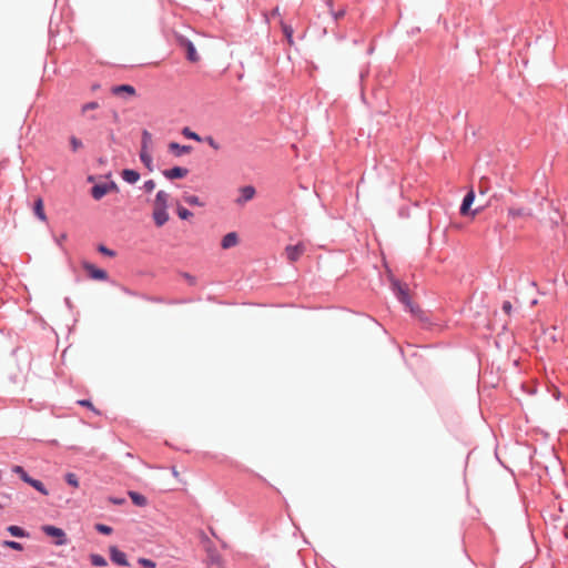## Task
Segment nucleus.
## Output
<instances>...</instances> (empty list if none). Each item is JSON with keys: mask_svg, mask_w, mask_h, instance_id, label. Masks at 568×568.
<instances>
[{"mask_svg": "<svg viewBox=\"0 0 568 568\" xmlns=\"http://www.w3.org/2000/svg\"><path fill=\"white\" fill-rule=\"evenodd\" d=\"M109 192H110V186L108 185V183L97 184L91 190V194H92L93 199H95V200H101Z\"/></svg>", "mask_w": 568, "mask_h": 568, "instance_id": "13", "label": "nucleus"}, {"mask_svg": "<svg viewBox=\"0 0 568 568\" xmlns=\"http://www.w3.org/2000/svg\"><path fill=\"white\" fill-rule=\"evenodd\" d=\"M169 149L174 152L175 155L180 156L182 154H186V153H190L191 150H192V146L190 145H180L179 143L176 142H171L169 144Z\"/></svg>", "mask_w": 568, "mask_h": 568, "instance_id": "16", "label": "nucleus"}, {"mask_svg": "<svg viewBox=\"0 0 568 568\" xmlns=\"http://www.w3.org/2000/svg\"><path fill=\"white\" fill-rule=\"evenodd\" d=\"M176 213L181 220H189L193 216L191 211L180 204H176Z\"/></svg>", "mask_w": 568, "mask_h": 568, "instance_id": "25", "label": "nucleus"}, {"mask_svg": "<svg viewBox=\"0 0 568 568\" xmlns=\"http://www.w3.org/2000/svg\"><path fill=\"white\" fill-rule=\"evenodd\" d=\"M183 201L191 206H204V202H202L199 196L190 193L183 194Z\"/></svg>", "mask_w": 568, "mask_h": 568, "instance_id": "19", "label": "nucleus"}, {"mask_svg": "<svg viewBox=\"0 0 568 568\" xmlns=\"http://www.w3.org/2000/svg\"><path fill=\"white\" fill-rule=\"evenodd\" d=\"M142 187L146 193H151L155 189V182L153 180H148L144 182Z\"/></svg>", "mask_w": 568, "mask_h": 568, "instance_id": "36", "label": "nucleus"}, {"mask_svg": "<svg viewBox=\"0 0 568 568\" xmlns=\"http://www.w3.org/2000/svg\"><path fill=\"white\" fill-rule=\"evenodd\" d=\"M111 92L114 94V95H121L122 93H125L130 97H134L135 95V89L130 85V84H122V85H116V87H113L111 89Z\"/></svg>", "mask_w": 568, "mask_h": 568, "instance_id": "14", "label": "nucleus"}, {"mask_svg": "<svg viewBox=\"0 0 568 568\" xmlns=\"http://www.w3.org/2000/svg\"><path fill=\"white\" fill-rule=\"evenodd\" d=\"M99 251L105 255H109V256H114V252L106 248L105 246H100L99 247Z\"/></svg>", "mask_w": 568, "mask_h": 568, "instance_id": "37", "label": "nucleus"}, {"mask_svg": "<svg viewBox=\"0 0 568 568\" xmlns=\"http://www.w3.org/2000/svg\"><path fill=\"white\" fill-rule=\"evenodd\" d=\"M239 197L235 200V203L237 205H243L245 204L246 202L253 200V197L255 196L256 194V191H255V187L252 186V185H245V186H242L240 187L239 190Z\"/></svg>", "mask_w": 568, "mask_h": 568, "instance_id": "6", "label": "nucleus"}, {"mask_svg": "<svg viewBox=\"0 0 568 568\" xmlns=\"http://www.w3.org/2000/svg\"><path fill=\"white\" fill-rule=\"evenodd\" d=\"M95 529L104 535H110L112 532V528L110 526L103 525V524H97Z\"/></svg>", "mask_w": 568, "mask_h": 568, "instance_id": "34", "label": "nucleus"}, {"mask_svg": "<svg viewBox=\"0 0 568 568\" xmlns=\"http://www.w3.org/2000/svg\"><path fill=\"white\" fill-rule=\"evenodd\" d=\"M78 403L80 405H82V406H85V407H89V408L93 409L92 403L90 400H88V399H82V400H79Z\"/></svg>", "mask_w": 568, "mask_h": 568, "instance_id": "40", "label": "nucleus"}, {"mask_svg": "<svg viewBox=\"0 0 568 568\" xmlns=\"http://www.w3.org/2000/svg\"><path fill=\"white\" fill-rule=\"evenodd\" d=\"M98 108H99V103L98 102L93 101V102L85 103L81 108V114L85 115L88 112L97 110Z\"/></svg>", "mask_w": 568, "mask_h": 568, "instance_id": "26", "label": "nucleus"}, {"mask_svg": "<svg viewBox=\"0 0 568 568\" xmlns=\"http://www.w3.org/2000/svg\"><path fill=\"white\" fill-rule=\"evenodd\" d=\"M3 546L7 548H10V549L18 550V551H21L23 549V547L20 542L12 541V540H4Z\"/></svg>", "mask_w": 568, "mask_h": 568, "instance_id": "32", "label": "nucleus"}, {"mask_svg": "<svg viewBox=\"0 0 568 568\" xmlns=\"http://www.w3.org/2000/svg\"><path fill=\"white\" fill-rule=\"evenodd\" d=\"M170 194L163 190L159 191L152 203V217L158 227L163 226L169 220Z\"/></svg>", "mask_w": 568, "mask_h": 568, "instance_id": "1", "label": "nucleus"}, {"mask_svg": "<svg viewBox=\"0 0 568 568\" xmlns=\"http://www.w3.org/2000/svg\"><path fill=\"white\" fill-rule=\"evenodd\" d=\"M394 288L396 292V296L398 300L406 306V308L420 321L426 320L424 316V312L415 304L412 303L408 296L407 287L400 285L399 283H394Z\"/></svg>", "mask_w": 568, "mask_h": 568, "instance_id": "2", "label": "nucleus"}, {"mask_svg": "<svg viewBox=\"0 0 568 568\" xmlns=\"http://www.w3.org/2000/svg\"><path fill=\"white\" fill-rule=\"evenodd\" d=\"M475 200V192L474 190H470L464 197L462 206H460V214L464 216L470 215L471 217H475L481 209H475L474 211L470 210L473 203Z\"/></svg>", "mask_w": 568, "mask_h": 568, "instance_id": "5", "label": "nucleus"}, {"mask_svg": "<svg viewBox=\"0 0 568 568\" xmlns=\"http://www.w3.org/2000/svg\"><path fill=\"white\" fill-rule=\"evenodd\" d=\"M108 185L110 186V191H113V190L118 189V186H116V184L114 182H111Z\"/></svg>", "mask_w": 568, "mask_h": 568, "instance_id": "43", "label": "nucleus"}, {"mask_svg": "<svg viewBox=\"0 0 568 568\" xmlns=\"http://www.w3.org/2000/svg\"><path fill=\"white\" fill-rule=\"evenodd\" d=\"M283 32L290 44H293V29L290 26L283 24Z\"/></svg>", "mask_w": 568, "mask_h": 568, "instance_id": "33", "label": "nucleus"}, {"mask_svg": "<svg viewBox=\"0 0 568 568\" xmlns=\"http://www.w3.org/2000/svg\"><path fill=\"white\" fill-rule=\"evenodd\" d=\"M140 159L144 163V165L149 169V171H153V160L149 150H141Z\"/></svg>", "mask_w": 568, "mask_h": 568, "instance_id": "21", "label": "nucleus"}, {"mask_svg": "<svg viewBox=\"0 0 568 568\" xmlns=\"http://www.w3.org/2000/svg\"><path fill=\"white\" fill-rule=\"evenodd\" d=\"M182 134H183L185 138H187V139H192V140L197 141V142H201V141H202L201 136H200L197 133H195V132L191 131L189 128H184V129L182 130Z\"/></svg>", "mask_w": 568, "mask_h": 568, "instance_id": "27", "label": "nucleus"}, {"mask_svg": "<svg viewBox=\"0 0 568 568\" xmlns=\"http://www.w3.org/2000/svg\"><path fill=\"white\" fill-rule=\"evenodd\" d=\"M478 190L480 194H486L489 191V181L487 178H481L479 181Z\"/></svg>", "mask_w": 568, "mask_h": 568, "instance_id": "29", "label": "nucleus"}, {"mask_svg": "<svg viewBox=\"0 0 568 568\" xmlns=\"http://www.w3.org/2000/svg\"><path fill=\"white\" fill-rule=\"evenodd\" d=\"M111 501H112L113 504H118V505H121V504H123V503H124V500H123V499H115V498H112V499H111Z\"/></svg>", "mask_w": 568, "mask_h": 568, "instance_id": "42", "label": "nucleus"}, {"mask_svg": "<svg viewBox=\"0 0 568 568\" xmlns=\"http://www.w3.org/2000/svg\"><path fill=\"white\" fill-rule=\"evenodd\" d=\"M33 211H34V214L42 221V222H45L47 221V215H45V212H44V204H43V200L41 197H38L36 201H34V206H33Z\"/></svg>", "mask_w": 568, "mask_h": 568, "instance_id": "15", "label": "nucleus"}, {"mask_svg": "<svg viewBox=\"0 0 568 568\" xmlns=\"http://www.w3.org/2000/svg\"><path fill=\"white\" fill-rule=\"evenodd\" d=\"M83 268L87 271L88 275L93 280H108V273L104 270L98 268L97 266L89 262L83 263Z\"/></svg>", "mask_w": 568, "mask_h": 568, "instance_id": "7", "label": "nucleus"}, {"mask_svg": "<svg viewBox=\"0 0 568 568\" xmlns=\"http://www.w3.org/2000/svg\"><path fill=\"white\" fill-rule=\"evenodd\" d=\"M176 42L182 49L185 50L186 59L190 62L195 63V62L200 61V55H199L194 44L189 39H186L183 36H176Z\"/></svg>", "mask_w": 568, "mask_h": 568, "instance_id": "4", "label": "nucleus"}, {"mask_svg": "<svg viewBox=\"0 0 568 568\" xmlns=\"http://www.w3.org/2000/svg\"><path fill=\"white\" fill-rule=\"evenodd\" d=\"M239 244V236L235 232H230L225 234L221 241V246L224 250H229L231 247H234Z\"/></svg>", "mask_w": 568, "mask_h": 568, "instance_id": "12", "label": "nucleus"}, {"mask_svg": "<svg viewBox=\"0 0 568 568\" xmlns=\"http://www.w3.org/2000/svg\"><path fill=\"white\" fill-rule=\"evenodd\" d=\"M129 497L136 506L144 507L148 504L146 498L136 491H129Z\"/></svg>", "mask_w": 568, "mask_h": 568, "instance_id": "20", "label": "nucleus"}, {"mask_svg": "<svg viewBox=\"0 0 568 568\" xmlns=\"http://www.w3.org/2000/svg\"><path fill=\"white\" fill-rule=\"evenodd\" d=\"M27 484H29L30 486H32L34 489H37L39 493H41L42 495L44 496H48L49 495V491L47 490V488L44 487V485L38 480V479H34V478H30Z\"/></svg>", "mask_w": 568, "mask_h": 568, "instance_id": "22", "label": "nucleus"}, {"mask_svg": "<svg viewBox=\"0 0 568 568\" xmlns=\"http://www.w3.org/2000/svg\"><path fill=\"white\" fill-rule=\"evenodd\" d=\"M0 508H2V506L0 505Z\"/></svg>", "mask_w": 568, "mask_h": 568, "instance_id": "45", "label": "nucleus"}, {"mask_svg": "<svg viewBox=\"0 0 568 568\" xmlns=\"http://www.w3.org/2000/svg\"><path fill=\"white\" fill-rule=\"evenodd\" d=\"M65 481L74 488L79 487V479L73 473L65 474Z\"/></svg>", "mask_w": 568, "mask_h": 568, "instance_id": "28", "label": "nucleus"}, {"mask_svg": "<svg viewBox=\"0 0 568 568\" xmlns=\"http://www.w3.org/2000/svg\"><path fill=\"white\" fill-rule=\"evenodd\" d=\"M139 564L141 566H143L144 568H155L156 567V564L153 560L148 559V558H140Z\"/></svg>", "mask_w": 568, "mask_h": 568, "instance_id": "35", "label": "nucleus"}, {"mask_svg": "<svg viewBox=\"0 0 568 568\" xmlns=\"http://www.w3.org/2000/svg\"><path fill=\"white\" fill-rule=\"evenodd\" d=\"M344 14H345V11L344 10H339L336 13H334V18L337 20V19L344 17Z\"/></svg>", "mask_w": 568, "mask_h": 568, "instance_id": "41", "label": "nucleus"}, {"mask_svg": "<svg viewBox=\"0 0 568 568\" xmlns=\"http://www.w3.org/2000/svg\"><path fill=\"white\" fill-rule=\"evenodd\" d=\"M151 143H152V135L149 131L144 130L142 132L141 150H149Z\"/></svg>", "mask_w": 568, "mask_h": 568, "instance_id": "24", "label": "nucleus"}, {"mask_svg": "<svg viewBox=\"0 0 568 568\" xmlns=\"http://www.w3.org/2000/svg\"><path fill=\"white\" fill-rule=\"evenodd\" d=\"M511 308H513V306H511L510 302H508V301L504 302L503 310L505 313L510 314Z\"/></svg>", "mask_w": 568, "mask_h": 568, "instance_id": "38", "label": "nucleus"}, {"mask_svg": "<svg viewBox=\"0 0 568 568\" xmlns=\"http://www.w3.org/2000/svg\"><path fill=\"white\" fill-rule=\"evenodd\" d=\"M70 145L73 152H77L83 146L82 141L74 135L70 138Z\"/></svg>", "mask_w": 568, "mask_h": 568, "instance_id": "31", "label": "nucleus"}, {"mask_svg": "<svg viewBox=\"0 0 568 568\" xmlns=\"http://www.w3.org/2000/svg\"><path fill=\"white\" fill-rule=\"evenodd\" d=\"M12 470L18 474L24 483L31 478L21 466H14Z\"/></svg>", "mask_w": 568, "mask_h": 568, "instance_id": "30", "label": "nucleus"}, {"mask_svg": "<svg viewBox=\"0 0 568 568\" xmlns=\"http://www.w3.org/2000/svg\"><path fill=\"white\" fill-rule=\"evenodd\" d=\"M41 530L49 537L54 538V544L57 546H63L68 542L67 534L63 529L52 526V525H44L41 527Z\"/></svg>", "mask_w": 568, "mask_h": 568, "instance_id": "3", "label": "nucleus"}, {"mask_svg": "<svg viewBox=\"0 0 568 568\" xmlns=\"http://www.w3.org/2000/svg\"><path fill=\"white\" fill-rule=\"evenodd\" d=\"M206 141H207V143H209L213 149H215V150H217V149H219V144L215 142V140H214L213 138L209 136V138L206 139Z\"/></svg>", "mask_w": 568, "mask_h": 568, "instance_id": "39", "label": "nucleus"}, {"mask_svg": "<svg viewBox=\"0 0 568 568\" xmlns=\"http://www.w3.org/2000/svg\"><path fill=\"white\" fill-rule=\"evenodd\" d=\"M508 215L510 219L517 220V219L530 217L532 214H531L530 210H528L526 207H509Z\"/></svg>", "mask_w": 568, "mask_h": 568, "instance_id": "11", "label": "nucleus"}, {"mask_svg": "<svg viewBox=\"0 0 568 568\" xmlns=\"http://www.w3.org/2000/svg\"><path fill=\"white\" fill-rule=\"evenodd\" d=\"M121 175L122 179L130 184L138 182L140 179V174L136 171L130 169L123 170Z\"/></svg>", "mask_w": 568, "mask_h": 568, "instance_id": "17", "label": "nucleus"}, {"mask_svg": "<svg viewBox=\"0 0 568 568\" xmlns=\"http://www.w3.org/2000/svg\"><path fill=\"white\" fill-rule=\"evenodd\" d=\"M172 474L175 478H178L180 476V474L175 467L172 468Z\"/></svg>", "mask_w": 568, "mask_h": 568, "instance_id": "44", "label": "nucleus"}, {"mask_svg": "<svg viewBox=\"0 0 568 568\" xmlns=\"http://www.w3.org/2000/svg\"><path fill=\"white\" fill-rule=\"evenodd\" d=\"M305 252V246L302 243L296 245H288L285 247V255L290 262H296Z\"/></svg>", "mask_w": 568, "mask_h": 568, "instance_id": "8", "label": "nucleus"}, {"mask_svg": "<svg viewBox=\"0 0 568 568\" xmlns=\"http://www.w3.org/2000/svg\"><path fill=\"white\" fill-rule=\"evenodd\" d=\"M111 560L119 566H129L126 555L119 550L115 546L110 547Z\"/></svg>", "mask_w": 568, "mask_h": 568, "instance_id": "9", "label": "nucleus"}, {"mask_svg": "<svg viewBox=\"0 0 568 568\" xmlns=\"http://www.w3.org/2000/svg\"><path fill=\"white\" fill-rule=\"evenodd\" d=\"M7 531L13 536V537H17V538H26V537H29V532L26 531L24 529H22L21 527L19 526H16V525H11L9 527H7Z\"/></svg>", "mask_w": 568, "mask_h": 568, "instance_id": "18", "label": "nucleus"}, {"mask_svg": "<svg viewBox=\"0 0 568 568\" xmlns=\"http://www.w3.org/2000/svg\"><path fill=\"white\" fill-rule=\"evenodd\" d=\"M189 173L187 169L181 166H174L170 170L163 171V175L169 180L182 179Z\"/></svg>", "mask_w": 568, "mask_h": 568, "instance_id": "10", "label": "nucleus"}, {"mask_svg": "<svg viewBox=\"0 0 568 568\" xmlns=\"http://www.w3.org/2000/svg\"><path fill=\"white\" fill-rule=\"evenodd\" d=\"M91 564L95 567H105L108 565L105 558L99 554L90 555Z\"/></svg>", "mask_w": 568, "mask_h": 568, "instance_id": "23", "label": "nucleus"}]
</instances>
